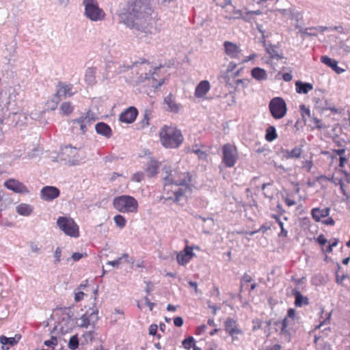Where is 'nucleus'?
Here are the masks:
<instances>
[{"instance_id":"473e14b6","label":"nucleus","mask_w":350,"mask_h":350,"mask_svg":"<svg viewBox=\"0 0 350 350\" xmlns=\"http://www.w3.org/2000/svg\"><path fill=\"white\" fill-rule=\"evenodd\" d=\"M73 107L70 102H64L59 107L60 113L65 116H68L73 111Z\"/></svg>"},{"instance_id":"bf43d9fd","label":"nucleus","mask_w":350,"mask_h":350,"mask_svg":"<svg viewBox=\"0 0 350 350\" xmlns=\"http://www.w3.org/2000/svg\"><path fill=\"white\" fill-rule=\"evenodd\" d=\"M287 317L288 318L293 319L295 317V310L293 308L288 309L287 312Z\"/></svg>"},{"instance_id":"9b49d317","label":"nucleus","mask_w":350,"mask_h":350,"mask_svg":"<svg viewBox=\"0 0 350 350\" xmlns=\"http://www.w3.org/2000/svg\"><path fill=\"white\" fill-rule=\"evenodd\" d=\"M72 85L71 84H64L62 82H59L57 86V91L55 93V96L58 98V100L55 102V106L51 109L54 110L56 108L57 103L61 100L60 97L64 96V98L67 96H71L74 94L72 92Z\"/></svg>"},{"instance_id":"4be33fe9","label":"nucleus","mask_w":350,"mask_h":350,"mask_svg":"<svg viewBox=\"0 0 350 350\" xmlns=\"http://www.w3.org/2000/svg\"><path fill=\"white\" fill-rule=\"evenodd\" d=\"M226 53L230 57H236L239 53V47L236 44L229 41L224 42V44Z\"/></svg>"},{"instance_id":"de8ad7c7","label":"nucleus","mask_w":350,"mask_h":350,"mask_svg":"<svg viewBox=\"0 0 350 350\" xmlns=\"http://www.w3.org/2000/svg\"><path fill=\"white\" fill-rule=\"evenodd\" d=\"M158 329V326L156 324H152L150 325L148 329V332L150 335L154 336L156 335Z\"/></svg>"},{"instance_id":"8fccbe9b","label":"nucleus","mask_w":350,"mask_h":350,"mask_svg":"<svg viewBox=\"0 0 350 350\" xmlns=\"http://www.w3.org/2000/svg\"><path fill=\"white\" fill-rule=\"evenodd\" d=\"M85 293L82 291H79L75 294V301L76 302L80 301L83 299Z\"/></svg>"},{"instance_id":"c85d7f7f","label":"nucleus","mask_w":350,"mask_h":350,"mask_svg":"<svg viewBox=\"0 0 350 350\" xmlns=\"http://www.w3.org/2000/svg\"><path fill=\"white\" fill-rule=\"evenodd\" d=\"M302 150L300 147H295L291 150H286L284 151V157L288 159H298L300 157Z\"/></svg>"},{"instance_id":"680f3d73","label":"nucleus","mask_w":350,"mask_h":350,"mask_svg":"<svg viewBox=\"0 0 350 350\" xmlns=\"http://www.w3.org/2000/svg\"><path fill=\"white\" fill-rule=\"evenodd\" d=\"M121 260H122V258H119L117 260L108 262V264L111 265L113 267H118L119 266V265L120 264Z\"/></svg>"},{"instance_id":"ddd939ff","label":"nucleus","mask_w":350,"mask_h":350,"mask_svg":"<svg viewBox=\"0 0 350 350\" xmlns=\"http://www.w3.org/2000/svg\"><path fill=\"white\" fill-rule=\"evenodd\" d=\"M59 189L53 186H45L40 191V197L44 201H51L59 196Z\"/></svg>"},{"instance_id":"ea45409f","label":"nucleus","mask_w":350,"mask_h":350,"mask_svg":"<svg viewBox=\"0 0 350 350\" xmlns=\"http://www.w3.org/2000/svg\"><path fill=\"white\" fill-rule=\"evenodd\" d=\"M193 345H194V340L193 337L187 338L183 341V346L186 349H190Z\"/></svg>"},{"instance_id":"a878e982","label":"nucleus","mask_w":350,"mask_h":350,"mask_svg":"<svg viewBox=\"0 0 350 350\" xmlns=\"http://www.w3.org/2000/svg\"><path fill=\"white\" fill-rule=\"evenodd\" d=\"M251 75L253 78L257 81H264L267 79V72L259 67H256L251 70Z\"/></svg>"},{"instance_id":"7c9ffc66","label":"nucleus","mask_w":350,"mask_h":350,"mask_svg":"<svg viewBox=\"0 0 350 350\" xmlns=\"http://www.w3.org/2000/svg\"><path fill=\"white\" fill-rule=\"evenodd\" d=\"M72 122L77 123L80 126V129L83 133H85L87 131V124L90 122V120L88 115L86 114L85 116H82L77 119L73 120Z\"/></svg>"},{"instance_id":"6e6d98bb","label":"nucleus","mask_w":350,"mask_h":350,"mask_svg":"<svg viewBox=\"0 0 350 350\" xmlns=\"http://www.w3.org/2000/svg\"><path fill=\"white\" fill-rule=\"evenodd\" d=\"M317 242L321 245H324L327 242V239L325 237L324 235L323 234H320L318 238H317Z\"/></svg>"},{"instance_id":"0e129e2a","label":"nucleus","mask_w":350,"mask_h":350,"mask_svg":"<svg viewBox=\"0 0 350 350\" xmlns=\"http://www.w3.org/2000/svg\"><path fill=\"white\" fill-rule=\"evenodd\" d=\"M217 5L222 8L224 7L225 3H227L229 0H213Z\"/></svg>"},{"instance_id":"3c124183","label":"nucleus","mask_w":350,"mask_h":350,"mask_svg":"<svg viewBox=\"0 0 350 350\" xmlns=\"http://www.w3.org/2000/svg\"><path fill=\"white\" fill-rule=\"evenodd\" d=\"M300 108L303 113V117L305 116H307L309 118L311 117L310 110L308 108L306 107L304 105H301Z\"/></svg>"},{"instance_id":"338daca9","label":"nucleus","mask_w":350,"mask_h":350,"mask_svg":"<svg viewBox=\"0 0 350 350\" xmlns=\"http://www.w3.org/2000/svg\"><path fill=\"white\" fill-rule=\"evenodd\" d=\"M313 122L315 123L316 124V127L318 128V129H322V124H321V122L319 119L317 118H313Z\"/></svg>"},{"instance_id":"37998d69","label":"nucleus","mask_w":350,"mask_h":350,"mask_svg":"<svg viewBox=\"0 0 350 350\" xmlns=\"http://www.w3.org/2000/svg\"><path fill=\"white\" fill-rule=\"evenodd\" d=\"M144 178V174L142 172H137L135 174H134L132 176V180L134 182L139 183Z\"/></svg>"},{"instance_id":"2f4dec72","label":"nucleus","mask_w":350,"mask_h":350,"mask_svg":"<svg viewBox=\"0 0 350 350\" xmlns=\"http://www.w3.org/2000/svg\"><path fill=\"white\" fill-rule=\"evenodd\" d=\"M266 51L267 53L270 55L271 58L275 59L277 60L282 59L284 57L282 53H280L275 46L270 45L266 48Z\"/></svg>"},{"instance_id":"0eeeda50","label":"nucleus","mask_w":350,"mask_h":350,"mask_svg":"<svg viewBox=\"0 0 350 350\" xmlns=\"http://www.w3.org/2000/svg\"><path fill=\"white\" fill-rule=\"evenodd\" d=\"M269 111L275 119H281L285 116L287 107L284 100L280 97L272 98L269 104Z\"/></svg>"},{"instance_id":"4468645a","label":"nucleus","mask_w":350,"mask_h":350,"mask_svg":"<svg viewBox=\"0 0 350 350\" xmlns=\"http://www.w3.org/2000/svg\"><path fill=\"white\" fill-rule=\"evenodd\" d=\"M5 187L16 193H28L29 192L27 187L22 183L15 179H9L5 182Z\"/></svg>"},{"instance_id":"13d9d810","label":"nucleus","mask_w":350,"mask_h":350,"mask_svg":"<svg viewBox=\"0 0 350 350\" xmlns=\"http://www.w3.org/2000/svg\"><path fill=\"white\" fill-rule=\"evenodd\" d=\"M83 257V254L79 252L73 253L72 258L75 261L80 260Z\"/></svg>"},{"instance_id":"4d7b16f0","label":"nucleus","mask_w":350,"mask_h":350,"mask_svg":"<svg viewBox=\"0 0 350 350\" xmlns=\"http://www.w3.org/2000/svg\"><path fill=\"white\" fill-rule=\"evenodd\" d=\"M144 301L146 304L148 306L150 310L152 311L154 306V304L153 302H151L148 297H144Z\"/></svg>"},{"instance_id":"72a5a7b5","label":"nucleus","mask_w":350,"mask_h":350,"mask_svg":"<svg viewBox=\"0 0 350 350\" xmlns=\"http://www.w3.org/2000/svg\"><path fill=\"white\" fill-rule=\"evenodd\" d=\"M277 138V133L275 128L273 126H270L266 129L265 139L268 142H272Z\"/></svg>"},{"instance_id":"dca6fc26","label":"nucleus","mask_w":350,"mask_h":350,"mask_svg":"<svg viewBox=\"0 0 350 350\" xmlns=\"http://www.w3.org/2000/svg\"><path fill=\"white\" fill-rule=\"evenodd\" d=\"M163 103L167 107V111L178 113L180 110L181 105L176 103L174 96L171 93L164 98Z\"/></svg>"},{"instance_id":"9d476101","label":"nucleus","mask_w":350,"mask_h":350,"mask_svg":"<svg viewBox=\"0 0 350 350\" xmlns=\"http://www.w3.org/2000/svg\"><path fill=\"white\" fill-rule=\"evenodd\" d=\"M199 249L198 246H189L186 245L185 248L179 252L176 255V260L179 265L185 266L189 263L191 259L196 256V254L193 253V249Z\"/></svg>"},{"instance_id":"c9c22d12","label":"nucleus","mask_w":350,"mask_h":350,"mask_svg":"<svg viewBox=\"0 0 350 350\" xmlns=\"http://www.w3.org/2000/svg\"><path fill=\"white\" fill-rule=\"evenodd\" d=\"M96 75V68L93 67L88 68L86 70L85 78L90 83L94 82Z\"/></svg>"},{"instance_id":"49530a36","label":"nucleus","mask_w":350,"mask_h":350,"mask_svg":"<svg viewBox=\"0 0 350 350\" xmlns=\"http://www.w3.org/2000/svg\"><path fill=\"white\" fill-rule=\"evenodd\" d=\"M61 256H62V250L59 247H57L54 254V258H55V262H58L61 260Z\"/></svg>"},{"instance_id":"a18cd8bd","label":"nucleus","mask_w":350,"mask_h":350,"mask_svg":"<svg viewBox=\"0 0 350 350\" xmlns=\"http://www.w3.org/2000/svg\"><path fill=\"white\" fill-rule=\"evenodd\" d=\"M44 344L47 347H54L57 345V340L55 337H51L50 340H45Z\"/></svg>"},{"instance_id":"aec40b11","label":"nucleus","mask_w":350,"mask_h":350,"mask_svg":"<svg viewBox=\"0 0 350 350\" xmlns=\"http://www.w3.org/2000/svg\"><path fill=\"white\" fill-rule=\"evenodd\" d=\"M321 61L324 64L330 67L333 70H334L338 74L342 73L345 70L338 66V62L335 59H333L329 57L327 55L322 56L321 57Z\"/></svg>"},{"instance_id":"79ce46f5","label":"nucleus","mask_w":350,"mask_h":350,"mask_svg":"<svg viewBox=\"0 0 350 350\" xmlns=\"http://www.w3.org/2000/svg\"><path fill=\"white\" fill-rule=\"evenodd\" d=\"M313 163L312 160H306L302 162V168L308 172H310Z\"/></svg>"},{"instance_id":"a19ab883","label":"nucleus","mask_w":350,"mask_h":350,"mask_svg":"<svg viewBox=\"0 0 350 350\" xmlns=\"http://www.w3.org/2000/svg\"><path fill=\"white\" fill-rule=\"evenodd\" d=\"M150 118L147 114H144L143 119L140 121L139 123V129H144L148 127L150 124L149 123Z\"/></svg>"},{"instance_id":"20e7f679","label":"nucleus","mask_w":350,"mask_h":350,"mask_svg":"<svg viewBox=\"0 0 350 350\" xmlns=\"http://www.w3.org/2000/svg\"><path fill=\"white\" fill-rule=\"evenodd\" d=\"M113 207L123 213H136L138 211V202L133 196L122 195L113 200Z\"/></svg>"},{"instance_id":"bb28decb","label":"nucleus","mask_w":350,"mask_h":350,"mask_svg":"<svg viewBox=\"0 0 350 350\" xmlns=\"http://www.w3.org/2000/svg\"><path fill=\"white\" fill-rule=\"evenodd\" d=\"M225 329L231 336H234V334H237L239 333L237 322L232 319H228L225 321Z\"/></svg>"},{"instance_id":"6e6552de","label":"nucleus","mask_w":350,"mask_h":350,"mask_svg":"<svg viewBox=\"0 0 350 350\" xmlns=\"http://www.w3.org/2000/svg\"><path fill=\"white\" fill-rule=\"evenodd\" d=\"M222 163L227 167H233L237 159V150L235 146L227 144L222 147Z\"/></svg>"},{"instance_id":"cd10ccee","label":"nucleus","mask_w":350,"mask_h":350,"mask_svg":"<svg viewBox=\"0 0 350 350\" xmlns=\"http://www.w3.org/2000/svg\"><path fill=\"white\" fill-rule=\"evenodd\" d=\"M21 338V334H16L14 337L8 338L5 336H0V342L3 345H10V346L16 345Z\"/></svg>"},{"instance_id":"6ab92c4d","label":"nucleus","mask_w":350,"mask_h":350,"mask_svg":"<svg viewBox=\"0 0 350 350\" xmlns=\"http://www.w3.org/2000/svg\"><path fill=\"white\" fill-rule=\"evenodd\" d=\"M160 163L154 159H151L148 163L145 169L147 176L152 178L158 174Z\"/></svg>"},{"instance_id":"c756f323","label":"nucleus","mask_w":350,"mask_h":350,"mask_svg":"<svg viewBox=\"0 0 350 350\" xmlns=\"http://www.w3.org/2000/svg\"><path fill=\"white\" fill-rule=\"evenodd\" d=\"M293 295L295 297V304L296 306L301 307L309 304L308 297L303 296L299 291L293 292Z\"/></svg>"},{"instance_id":"f8f14e48","label":"nucleus","mask_w":350,"mask_h":350,"mask_svg":"<svg viewBox=\"0 0 350 350\" xmlns=\"http://www.w3.org/2000/svg\"><path fill=\"white\" fill-rule=\"evenodd\" d=\"M138 116V110L135 107H129L124 110L119 116V120L122 123L131 124L135 122Z\"/></svg>"},{"instance_id":"f03ea898","label":"nucleus","mask_w":350,"mask_h":350,"mask_svg":"<svg viewBox=\"0 0 350 350\" xmlns=\"http://www.w3.org/2000/svg\"><path fill=\"white\" fill-rule=\"evenodd\" d=\"M163 198L178 203L192 189L193 176L187 171L176 169L164 179Z\"/></svg>"},{"instance_id":"f3484780","label":"nucleus","mask_w":350,"mask_h":350,"mask_svg":"<svg viewBox=\"0 0 350 350\" xmlns=\"http://www.w3.org/2000/svg\"><path fill=\"white\" fill-rule=\"evenodd\" d=\"M211 89L210 83L207 80L201 81L196 86L194 96L196 98H204Z\"/></svg>"},{"instance_id":"864d4df0","label":"nucleus","mask_w":350,"mask_h":350,"mask_svg":"<svg viewBox=\"0 0 350 350\" xmlns=\"http://www.w3.org/2000/svg\"><path fill=\"white\" fill-rule=\"evenodd\" d=\"M174 324L176 327H181L183 324V319L180 317H177L174 319Z\"/></svg>"},{"instance_id":"69168bd1","label":"nucleus","mask_w":350,"mask_h":350,"mask_svg":"<svg viewBox=\"0 0 350 350\" xmlns=\"http://www.w3.org/2000/svg\"><path fill=\"white\" fill-rule=\"evenodd\" d=\"M242 280H243L246 283H249V282H252V278L248 274L245 273L244 275L242 277Z\"/></svg>"},{"instance_id":"5701e85b","label":"nucleus","mask_w":350,"mask_h":350,"mask_svg":"<svg viewBox=\"0 0 350 350\" xmlns=\"http://www.w3.org/2000/svg\"><path fill=\"white\" fill-rule=\"evenodd\" d=\"M95 129L97 133L102 135L107 138L110 137L112 135V131L110 126L105 122H98L95 126Z\"/></svg>"},{"instance_id":"5fc2aeb1","label":"nucleus","mask_w":350,"mask_h":350,"mask_svg":"<svg viewBox=\"0 0 350 350\" xmlns=\"http://www.w3.org/2000/svg\"><path fill=\"white\" fill-rule=\"evenodd\" d=\"M281 323H282L281 332L282 333H286L287 332L286 328L288 327V319H287V318L284 319Z\"/></svg>"},{"instance_id":"f257e3e1","label":"nucleus","mask_w":350,"mask_h":350,"mask_svg":"<svg viewBox=\"0 0 350 350\" xmlns=\"http://www.w3.org/2000/svg\"><path fill=\"white\" fill-rule=\"evenodd\" d=\"M152 10L145 8L142 0H129L120 17L128 27L148 32L152 27Z\"/></svg>"},{"instance_id":"7ed1b4c3","label":"nucleus","mask_w":350,"mask_h":350,"mask_svg":"<svg viewBox=\"0 0 350 350\" xmlns=\"http://www.w3.org/2000/svg\"><path fill=\"white\" fill-rule=\"evenodd\" d=\"M159 142L167 149H177L184 142L185 138L180 129L175 124H164L159 131Z\"/></svg>"},{"instance_id":"c03bdc74","label":"nucleus","mask_w":350,"mask_h":350,"mask_svg":"<svg viewBox=\"0 0 350 350\" xmlns=\"http://www.w3.org/2000/svg\"><path fill=\"white\" fill-rule=\"evenodd\" d=\"M332 316V312H329L327 314V317L322 321L321 323L316 326L315 329L321 328L323 325L329 324L330 322V319Z\"/></svg>"},{"instance_id":"423d86ee","label":"nucleus","mask_w":350,"mask_h":350,"mask_svg":"<svg viewBox=\"0 0 350 350\" xmlns=\"http://www.w3.org/2000/svg\"><path fill=\"white\" fill-rule=\"evenodd\" d=\"M57 225L68 236L77 238L80 235L79 227L71 217H59L57 219Z\"/></svg>"},{"instance_id":"393cba45","label":"nucleus","mask_w":350,"mask_h":350,"mask_svg":"<svg viewBox=\"0 0 350 350\" xmlns=\"http://www.w3.org/2000/svg\"><path fill=\"white\" fill-rule=\"evenodd\" d=\"M296 91L299 94H308L310 90L313 89V86L311 83H304L301 81H297L295 83Z\"/></svg>"},{"instance_id":"b1692460","label":"nucleus","mask_w":350,"mask_h":350,"mask_svg":"<svg viewBox=\"0 0 350 350\" xmlns=\"http://www.w3.org/2000/svg\"><path fill=\"white\" fill-rule=\"evenodd\" d=\"M16 211L18 215L27 217L33 213V208L30 204L21 203L16 207Z\"/></svg>"},{"instance_id":"58836bf2","label":"nucleus","mask_w":350,"mask_h":350,"mask_svg":"<svg viewBox=\"0 0 350 350\" xmlns=\"http://www.w3.org/2000/svg\"><path fill=\"white\" fill-rule=\"evenodd\" d=\"M79 347V339L77 335L70 337L68 342V347L71 350H75Z\"/></svg>"},{"instance_id":"4c0bfd02","label":"nucleus","mask_w":350,"mask_h":350,"mask_svg":"<svg viewBox=\"0 0 350 350\" xmlns=\"http://www.w3.org/2000/svg\"><path fill=\"white\" fill-rule=\"evenodd\" d=\"M338 48L340 50V51L344 54L347 55L348 53H350V46L348 45L344 41H340L338 44Z\"/></svg>"},{"instance_id":"e433bc0d","label":"nucleus","mask_w":350,"mask_h":350,"mask_svg":"<svg viewBox=\"0 0 350 350\" xmlns=\"http://www.w3.org/2000/svg\"><path fill=\"white\" fill-rule=\"evenodd\" d=\"M113 220L117 226L120 228H124L126 226V221L125 218L121 215H117L113 217Z\"/></svg>"},{"instance_id":"09e8293b","label":"nucleus","mask_w":350,"mask_h":350,"mask_svg":"<svg viewBox=\"0 0 350 350\" xmlns=\"http://www.w3.org/2000/svg\"><path fill=\"white\" fill-rule=\"evenodd\" d=\"M278 225L280 226L281 228V232L279 234L280 236L286 237L288 234L287 230H286L284 228V223L282 221H279Z\"/></svg>"},{"instance_id":"f704fd0d","label":"nucleus","mask_w":350,"mask_h":350,"mask_svg":"<svg viewBox=\"0 0 350 350\" xmlns=\"http://www.w3.org/2000/svg\"><path fill=\"white\" fill-rule=\"evenodd\" d=\"M224 8L226 9V12L228 14L226 16L228 18H236L235 14H237L235 11L234 7L231 4L230 0L227 3H225Z\"/></svg>"},{"instance_id":"412c9836","label":"nucleus","mask_w":350,"mask_h":350,"mask_svg":"<svg viewBox=\"0 0 350 350\" xmlns=\"http://www.w3.org/2000/svg\"><path fill=\"white\" fill-rule=\"evenodd\" d=\"M329 212L330 208L329 207L324 208H314L312 209L311 214L316 221H320L321 218L327 217L329 215Z\"/></svg>"},{"instance_id":"2eb2a0df","label":"nucleus","mask_w":350,"mask_h":350,"mask_svg":"<svg viewBox=\"0 0 350 350\" xmlns=\"http://www.w3.org/2000/svg\"><path fill=\"white\" fill-rule=\"evenodd\" d=\"M98 319V311L96 310L91 314H84L79 319V326L81 327H88L90 325L94 324Z\"/></svg>"},{"instance_id":"39448f33","label":"nucleus","mask_w":350,"mask_h":350,"mask_svg":"<svg viewBox=\"0 0 350 350\" xmlns=\"http://www.w3.org/2000/svg\"><path fill=\"white\" fill-rule=\"evenodd\" d=\"M85 16L92 21H103L105 18V12L99 8L96 0H83Z\"/></svg>"},{"instance_id":"e2e57ef3","label":"nucleus","mask_w":350,"mask_h":350,"mask_svg":"<svg viewBox=\"0 0 350 350\" xmlns=\"http://www.w3.org/2000/svg\"><path fill=\"white\" fill-rule=\"evenodd\" d=\"M292 78H293V77H292L291 74H290V73H284L282 75V79L285 81H290L292 80Z\"/></svg>"},{"instance_id":"a211bd4d","label":"nucleus","mask_w":350,"mask_h":350,"mask_svg":"<svg viewBox=\"0 0 350 350\" xmlns=\"http://www.w3.org/2000/svg\"><path fill=\"white\" fill-rule=\"evenodd\" d=\"M296 28L299 29V33L303 36H317L319 32H323L326 29L323 26L304 29L299 25H296Z\"/></svg>"},{"instance_id":"603ef678","label":"nucleus","mask_w":350,"mask_h":350,"mask_svg":"<svg viewBox=\"0 0 350 350\" xmlns=\"http://www.w3.org/2000/svg\"><path fill=\"white\" fill-rule=\"evenodd\" d=\"M206 326L205 325H200L196 328V334H197V335L202 334L206 332Z\"/></svg>"},{"instance_id":"1a4fd4ad","label":"nucleus","mask_w":350,"mask_h":350,"mask_svg":"<svg viewBox=\"0 0 350 350\" xmlns=\"http://www.w3.org/2000/svg\"><path fill=\"white\" fill-rule=\"evenodd\" d=\"M240 72L241 68L237 64L230 62L224 76L226 82L230 85H238L241 82Z\"/></svg>"},{"instance_id":"052dcab7","label":"nucleus","mask_w":350,"mask_h":350,"mask_svg":"<svg viewBox=\"0 0 350 350\" xmlns=\"http://www.w3.org/2000/svg\"><path fill=\"white\" fill-rule=\"evenodd\" d=\"M323 224L325 225L334 226L335 224V221L332 217H329L327 219L323 221Z\"/></svg>"},{"instance_id":"774afa93","label":"nucleus","mask_w":350,"mask_h":350,"mask_svg":"<svg viewBox=\"0 0 350 350\" xmlns=\"http://www.w3.org/2000/svg\"><path fill=\"white\" fill-rule=\"evenodd\" d=\"M334 152L336 154H337L340 157H343L342 155L345 152V149H344V148L337 149V150H334Z\"/></svg>"}]
</instances>
